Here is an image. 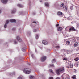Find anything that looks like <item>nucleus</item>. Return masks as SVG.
I'll list each match as a JSON object with an SVG mask.
<instances>
[{
  "instance_id": "nucleus-6",
  "label": "nucleus",
  "mask_w": 79,
  "mask_h": 79,
  "mask_svg": "<svg viewBox=\"0 0 79 79\" xmlns=\"http://www.w3.org/2000/svg\"><path fill=\"white\" fill-rule=\"evenodd\" d=\"M16 39L17 40L19 41L20 42H21L22 41V40H21V39L20 38V37L19 36H17L16 38Z\"/></svg>"
},
{
  "instance_id": "nucleus-1",
  "label": "nucleus",
  "mask_w": 79,
  "mask_h": 79,
  "mask_svg": "<svg viewBox=\"0 0 79 79\" xmlns=\"http://www.w3.org/2000/svg\"><path fill=\"white\" fill-rule=\"evenodd\" d=\"M64 72V68L63 67L56 70V73L57 74H60L61 73Z\"/></svg>"
},
{
  "instance_id": "nucleus-12",
  "label": "nucleus",
  "mask_w": 79,
  "mask_h": 79,
  "mask_svg": "<svg viewBox=\"0 0 79 79\" xmlns=\"http://www.w3.org/2000/svg\"><path fill=\"white\" fill-rule=\"evenodd\" d=\"M57 15H58V16H61V15H62V12H61L59 11L57 12Z\"/></svg>"
},
{
  "instance_id": "nucleus-31",
  "label": "nucleus",
  "mask_w": 79,
  "mask_h": 79,
  "mask_svg": "<svg viewBox=\"0 0 79 79\" xmlns=\"http://www.w3.org/2000/svg\"><path fill=\"white\" fill-rule=\"evenodd\" d=\"M55 48H60V46H56Z\"/></svg>"
},
{
  "instance_id": "nucleus-14",
  "label": "nucleus",
  "mask_w": 79,
  "mask_h": 79,
  "mask_svg": "<svg viewBox=\"0 0 79 79\" xmlns=\"http://www.w3.org/2000/svg\"><path fill=\"white\" fill-rule=\"evenodd\" d=\"M16 21L15 19H12L10 20V22L11 23H13V22L14 23H16Z\"/></svg>"
},
{
  "instance_id": "nucleus-37",
  "label": "nucleus",
  "mask_w": 79,
  "mask_h": 79,
  "mask_svg": "<svg viewBox=\"0 0 79 79\" xmlns=\"http://www.w3.org/2000/svg\"><path fill=\"white\" fill-rule=\"evenodd\" d=\"M59 26V24H57L56 25V27H58V26Z\"/></svg>"
},
{
  "instance_id": "nucleus-19",
  "label": "nucleus",
  "mask_w": 79,
  "mask_h": 79,
  "mask_svg": "<svg viewBox=\"0 0 79 79\" xmlns=\"http://www.w3.org/2000/svg\"><path fill=\"white\" fill-rule=\"evenodd\" d=\"M66 44L68 45H69V44H70V42L69 41H67L66 42Z\"/></svg>"
},
{
  "instance_id": "nucleus-39",
  "label": "nucleus",
  "mask_w": 79,
  "mask_h": 79,
  "mask_svg": "<svg viewBox=\"0 0 79 79\" xmlns=\"http://www.w3.org/2000/svg\"><path fill=\"white\" fill-rule=\"evenodd\" d=\"M55 79H60V77H57Z\"/></svg>"
},
{
  "instance_id": "nucleus-13",
  "label": "nucleus",
  "mask_w": 79,
  "mask_h": 79,
  "mask_svg": "<svg viewBox=\"0 0 79 79\" xmlns=\"http://www.w3.org/2000/svg\"><path fill=\"white\" fill-rule=\"evenodd\" d=\"M16 9L13 8L12 11L11 13H15V12H16Z\"/></svg>"
},
{
  "instance_id": "nucleus-32",
  "label": "nucleus",
  "mask_w": 79,
  "mask_h": 79,
  "mask_svg": "<svg viewBox=\"0 0 79 79\" xmlns=\"http://www.w3.org/2000/svg\"><path fill=\"white\" fill-rule=\"evenodd\" d=\"M66 67H67V68H69V65H68L66 66Z\"/></svg>"
},
{
  "instance_id": "nucleus-9",
  "label": "nucleus",
  "mask_w": 79,
  "mask_h": 79,
  "mask_svg": "<svg viewBox=\"0 0 79 79\" xmlns=\"http://www.w3.org/2000/svg\"><path fill=\"white\" fill-rule=\"evenodd\" d=\"M17 6H18V7H19V8H23V7H24L23 5L20 4H18L17 5Z\"/></svg>"
},
{
  "instance_id": "nucleus-23",
  "label": "nucleus",
  "mask_w": 79,
  "mask_h": 79,
  "mask_svg": "<svg viewBox=\"0 0 79 79\" xmlns=\"http://www.w3.org/2000/svg\"><path fill=\"white\" fill-rule=\"evenodd\" d=\"M61 7L63 8H64V3H62L61 5Z\"/></svg>"
},
{
  "instance_id": "nucleus-22",
  "label": "nucleus",
  "mask_w": 79,
  "mask_h": 79,
  "mask_svg": "<svg viewBox=\"0 0 79 79\" xmlns=\"http://www.w3.org/2000/svg\"><path fill=\"white\" fill-rule=\"evenodd\" d=\"M52 63H55L56 61H55V59H53L52 61Z\"/></svg>"
},
{
  "instance_id": "nucleus-46",
  "label": "nucleus",
  "mask_w": 79,
  "mask_h": 79,
  "mask_svg": "<svg viewBox=\"0 0 79 79\" xmlns=\"http://www.w3.org/2000/svg\"><path fill=\"white\" fill-rule=\"evenodd\" d=\"M71 18V17H69V18Z\"/></svg>"
},
{
  "instance_id": "nucleus-47",
  "label": "nucleus",
  "mask_w": 79,
  "mask_h": 79,
  "mask_svg": "<svg viewBox=\"0 0 79 79\" xmlns=\"http://www.w3.org/2000/svg\"><path fill=\"white\" fill-rule=\"evenodd\" d=\"M70 9H71V10H72V9H71V8H70Z\"/></svg>"
},
{
  "instance_id": "nucleus-43",
  "label": "nucleus",
  "mask_w": 79,
  "mask_h": 79,
  "mask_svg": "<svg viewBox=\"0 0 79 79\" xmlns=\"http://www.w3.org/2000/svg\"><path fill=\"white\" fill-rule=\"evenodd\" d=\"M40 2H42V0L40 1Z\"/></svg>"
},
{
  "instance_id": "nucleus-2",
  "label": "nucleus",
  "mask_w": 79,
  "mask_h": 79,
  "mask_svg": "<svg viewBox=\"0 0 79 79\" xmlns=\"http://www.w3.org/2000/svg\"><path fill=\"white\" fill-rule=\"evenodd\" d=\"M23 72L27 74H30V73H31V72L28 70V69H27V68L24 69L23 70Z\"/></svg>"
},
{
  "instance_id": "nucleus-4",
  "label": "nucleus",
  "mask_w": 79,
  "mask_h": 79,
  "mask_svg": "<svg viewBox=\"0 0 79 79\" xmlns=\"http://www.w3.org/2000/svg\"><path fill=\"white\" fill-rule=\"evenodd\" d=\"M46 58H47V57L46 56H43L41 57V61H45V60H46Z\"/></svg>"
},
{
  "instance_id": "nucleus-45",
  "label": "nucleus",
  "mask_w": 79,
  "mask_h": 79,
  "mask_svg": "<svg viewBox=\"0 0 79 79\" xmlns=\"http://www.w3.org/2000/svg\"><path fill=\"white\" fill-rule=\"evenodd\" d=\"M20 1H21L22 0H19Z\"/></svg>"
},
{
  "instance_id": "nucleus-10",
  "label": "nucleus",
  "mask_w": 79,
  "mask_h": 79,
  "mask_svg": "<svg viewBox=\"0 0 79 79\" xmlns=\"http://www.w3.org/2000/svg\"><path fill=\"white\" fill-rule=\"evenodd\" d=\"M71 40L72 42H75L76 41V38H72Z\"/></svg>"
},
{
  "instance_id": "nucleus-5",
  "label": "nucleus",
  "mask_w": 79,
  "mask_h": 79,
  "mask_svg": "<svg viewBox=\"0 0 79 79\" xmlns=\"http://www.w3.org/2000/svg\"><path fill=\"white\" fill-rule=\"evenodd\" d=\"M8 23H9V20H7L4 25V28H6V27H7V24H8Z\"/></svg>"
},
{
  "instance_id": "nucleus-48",
  "label": "nucleus",
  "mask_w": 79,
  "mask_h": 79,
  "mask_svg": "<svg viewBox=\"0 0 79 79\" xmlns=\"http://www.w3.org/2000/svg\"><path fill=\"white\" fill-rule=\"evenodd\" d=\"M23 50V49H22V50Z\"/></svg>"
},
{
  "instance_id": "nucleus-38",
  "label": "nucleus",
  "mask_w": 79,
  "mask_h": 79,
  "mask_svg": "<svg viewBox=\"0 0 79 79\" xmlns=\"http://www.w3.org/2000/svg\"><path fill=\"white\" fill-rule=\"evenodd\" d=\"M33 23H35V24H37V22H33Z\"/></svg>"
},
{
  "instance_id": "nucleus-36",
  "label": "nucleus",
  "mask_w": 79,
  "mask_h": 79,
  "mask_svg": "<svg viewBox=\"0 0 79 79\" xmlns=\"http://www.w3.org/2000/svg\"><path fill=\"white\" fill-rule=\"evenodd\" d=\"M22 78L21 77H19L18 79H22Z\"/></svg>"
},
{
  "instance_id": "nucleus-16",
  "label": "nucleus",
  "mask_w": 79,
  "mask_h": 79,
  "mask_svg": "<svg viewBox=\"0 0 79 79\" xmlns=\"http://www.w3.org/2000/svg\"><path fill=\"white\" fill-rule=\"evenodd\" d=\"M72 79H76V77L75 75H73L72 76Z\"/></svg>"
},
{
  "instance_id": "nucleus-18",
  "label": "nucleus",
  "mask_w": 79,
  "mask_h": 79,
  "mask_svg": "<svg viewBox=\"0 0 79 79\" xmlns=\"http://www.w3.org/2000/svg\"><path fill=\"white\" fill-rule=\"evenodd\" d=\"M78 43L77 42H76L74 44V46L75 47H77V46H78Z\"/></svg>"
},
{
  "instance_id": "nucleus-3",
  "label": "nucleus",
  "mask_w": 79,
  "mask_h": 79,
  "mask_svg": "<svg viewBox=\"0 0 79 79\" xmlns=\"http://www.w3.org/2000/svg\"><path fill=\"white\" fill-rule=\"evenodd\" d=\"M76 29L74 27H70L69 30V32H73V31H75Z\"/></svg>"
},
{
  "instance_id": "nucleus-25",
  "label": "nucleus",
  "mask_w": 79,
  "mask_h": 79,
  "mask_svg": "<svg viewBox=\"0 0 79 79\" xmlns=\"http://www.w3.org/2000/svg\"><path fill=\"white\" fill-rule=\"evenodd\" d=\"M39 39V35H36V39Z\"/></svg>"
},
{
  "instance_id": "nucleus-17",
  "label": "nucleus",
  "mask_w": 79,
  "mask_h": 79,
  "mask_svg": "<svg viewBox=\"0 0 79 79\" xmlns=\"http://www.w3.org/2000/svg\"><path fill=\"white\" fill-rule=\"evenodd\" d=\"M29 78L31 79H33L34 78V76H32V75H30L29 77Z\"/></svg>"
},
{
  "instance_id": "nucleus-30",
  "label": "nucleus",
  "mask_w": 79,
  "mask_h": 79,
  "mask_svg": "<svg viewBox=\"0 0 79 79\" xmlns=\"http://www.w3.org/2000/svg\"><path fill=\"white\" fill-rule=\"evenodd\" d=\"M31 56L33 58H34L35 57H34V55L32 54Z\"/></svg>"
},
{
  "instance_id": "nucleus-27",
  "label": "nucleus",
  "mask_w": 79,
  "mask_h": 79,
  "mask_svg": "<svg viewBox=\"0 0 79 79\" xmlns=\"http://www.w3.org/2000/svg\"><path fill=\"white\" fill-rule=\"evenodd\" d=\"M50 66L51 67H54V66H55L53 64H50Z\"/></svg>"
},
{
  "instance_id": "nucleus-49",
  "label": "nucleus",
  "mask_w": 79,
  "mask_h": 79,
  "mask_svg": "<svg viewBox=\"0 0 79 79\" xmlns=\"http://www.w3.org/2000/svg\"><path fill=\"white\" fill-rule=\"evenodd\" d=\"M35 51H36V50H35Z\"/></svg>"
},
{
  "instance_id": "nucleus-35",
  "label": "nucleus",
  "mask_w": 79,
  "mask_h": 79,
  "mask_svg": "<svg viewBox=\"0 0 79 79\" xmlns=\"http://www.w3.org/2000/svg\"><path fill=\"white\" fill-rule=\"evenodd\" d=\"M12 30L13 31H15V30H16V28H14L12 29Z\"/></svg>"
},
{
  "instance_id": "nucleus-24",
  "label": "nucleus",
  "mask_w": 79,
  "mask_h": 79,
  "mask_svg": "<svg viewBox=\"0 0 79 79\" xmlns=\"http://www.w3.org/2000/svg\"><path fill=\"white\" fill-rule=\"evenodd\" d=\"M33 31L34 32H36L37 31V30L36 29H34L33 30Z\"/></svg>"
},
{
  "instance_id": "nucleus-44",
  "label": "nucleus",
  "mask_w": 79,
  "mask_h": 79,
  "mask_svg": "<svg viewBox=\"0 0 79 79\" xmlns=\"http://www.w3.org/2000/svg\"><path fill=\"white\" fill-rule=\"evenodd\" d=\"M0 13H1V10H0Z\"/></svg>"
},
{
  "instance_id": "nucleus-41",
  "label": "nucleus",
  "mask_w": 79,
  "mask_h": 79,
  "mask_svg": "<svg viewBox=\"0 0 79 79\" xmlns=\"http://www.w3.org/2000/svg\"><path fill=\"white\" fill-rule=\"evenodd\" d=\"M28 65H30V63H28Z\"/></svg>"
},
{
  "instance_id": "nucleus-42",
  "label": "nucleus",
  "mask_w": 79,
  "mask_h": 79,
  "mask_svg": "<svg viewBox=\"0 0 79 79\" xmlns=\"http://www.w3.org/2000/svg\"><path fill=\"white\" fill-rule=\"evenodd\" d=\"M77 48L78 49V50H79V47H77Z\"/></svg>"
},
{
  "instance_id": "nucleus-11",
  "label": "nucleus",
  "mask_w": 79,
  "mask_h": 79,
  "mask_svg": "<svg viewBox=\"0 0 79 79\" xmlns=\"http://www.w3.org/2000/svg\"><path fill=\"white\" fill-rule=\"evenodd\" d=\"M42 42L43 44H44V45H46V44H47V42L45 40L43 41Z\"/></svg>"
},
{
  "instance_id": "nucleus-21",
  "label": "nucleus",
  "mask_w": 79,
  "mask_h": 79,
  "mask_svg": "<svg viewBox=\"0 0 79 79\" xmlns=\"http://www.w3.org/2000/svg\"><path fill=\"white\" fill-rule=\"evenodd\" d=\"M70 68H73V64H71V63L70 64Z\"/></svg>"
},
{
  "instance_id": "nucleus-29",
  "label": "nucleus",
  "mask_w": 79,
  "mask_h": 79,
  "mask_svg": "<svg viewBox=\"0 0 79 79\" xmlns=\"http://www.w3.org/2000/svg\"><path fill=\"white\" fill-rule=\"evenodd\" d=\"M75 66H76V67H77V66H78V64H75Z\"/></svg>"
},
{
  "instance_id": "nucleus-26",
  "label": "nucleus",
  "mask_w": 79,
  "mask_h": 79,
  "mask_svg": "<svg viewBox=\"0 0 79 79\" xmlns=\"http://www.w3.org/2000/svg\"><path fill=\"white\" fill-rule=\"evenodd\" d=\"M63 60H65V61H67V60H68V59L67 58H64L63 59Z\"/></svg>"
},
{
  "instance_id": "nucleus-7",
  "label": "nucleus",
  "mask_w": 79,
  "mask_h": 79,
  "mask_svg": "<svg viewBox=\"0 0 79 79\" xmlns=\"http://www.w3.org/2000/svg\"><path fill=\"white\" fill-rule=\"evenodd\" d=\"M7 2H8V0H2L1 2L4 4H6L7 3Z\"/></svg>"
},
{
  "instance_id": "nucleus-34",
  "label": "nucleus",
  "mask_w": 79,
  "mask_h": 79,
  "mask_svg": "<svg viewBox=\"0 0 79 79\" xmlns=\"http://www.w3.org/2000/svg\"><path fill=\"white\" fill-rule=\"evenodd\" d=\"M14 43L15 44H17V42L16 41V40H15L14 41Z\"/></svg>"
},
{
  "instance_id": "nucleus-20",
  "label": "nucleus",
  "mask_w": 79,
  "mask_h": 79,
  "mask_svg": "<svg viewBox=\"0 0 79 79\" xmlns=\"http://www.w3.org/2000/svg\"><path fill=\"white\" fill-rule=\"evenodd\" d=\"M49 72H50V73H52V74L54 73V72H53V71L52 69H50L49 70Z\"/></svg>"
},
{
  "instance_id": "nucleus-40",
  "label": "nucleus",
  "mask_w": 79,
  "mask_h": 79,
  "mask_svg": "<svg viewBox=\"0 0 79 79\" xmlns=\"http://www.w3.org/2000/svg\"><path fill=\"white\" fill-rule=\"evenodd\" d=\"M65 8L66 10H67V8H66V7H65Z\"/></svg>"
},
{
  "instance_id": "nucleus-8",
  "label": "nucleus",
  "mask_w": 79,
  "mask_h": 79,
  "mask_svg": "<svg viewBox=\"0 0 79 79\" xmlns=\"http://www.w3.org/2000/svg\"><path fill=\"white\" fill-rule=\"evenodd\" d=\"M62 29H63V28L61 27H59L57 28V30L58 31H61Z\"/></svg>"
},
{
  "instance_id": "nucleus-33",
  "label": "nucleus",
  "mask_w": 79,
  "mask_h": 79,
  "mask_svg": "<svg viewBox=\"0 0 79 79\" xmlns=\"http://www.w3.org/2000/svg\"><path fill=\"white\" fill-rule=\"evenodd\" d=\"M49 79H53V77H49Z\"/></svg>"
},
{
  "instance_id": "nucleus-15",
  "label": "nucleus",
  "mask_w": 79,
  "mask_h": 79,
  "mask_svg": "<svg viewBox=\"0 0 79 79\" xmlns=\"http://www.w3.org/2000/svg\"><path fill=\"white\" fill-rule=\"evenodd\" d=\"M45 6H47V7H49V4L47 2H46L45 3Z\"/></svg>"
},
{
  "instance_id": "nucleus-28",
  "label": "nucleus",
  "mask_w": 79,
  "mask_h": 79,
  "mask_svg": "<svg viewBox=\"0 0 79 79\" xmlns=\"http://www.w3.org/2000/svg\"><path fill=\"white\" fill-rule=\"evenodd\" d=\"M79 60V58H76L74 60H75V61H78V60Z\"/></svg>"
}]
</instances>
